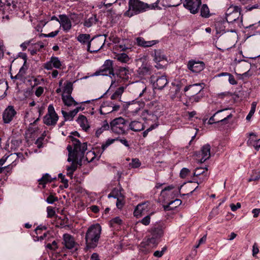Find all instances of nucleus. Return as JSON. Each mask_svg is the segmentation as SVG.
I'll return each instance as SVG.
<instances>
[{"instance_id": "f257e3e1", "label": "nucleus", "mask_w": 260, "mask_h": 260, "mask_svg": "<svg viewBox=\"0 0 260 260\" xmlns=\"http://www.w3.org/2000/svg\"><path fill=\"white\" fill-rule=\"evenodd\" d=\"M72 141L74 147L73 150L72 146L70 145H69L67 148L69 152L68 161H70L72 160H75L78 159L79 158H81L84 155L87 149L86 143H81L79 140L76 138H73Z\"/></svg>"}, {"instance_id": "f03ea898", "label": "nucleus", "mask_w": 260, "mask_h": 260, "mask_svg": "<svg viewBox=\"0 0 260 260\" xmlns=\"http://www.w3.org/2000/svg\"><path fill=\"white\" fill-rule=\"evenodd\" d=\"M102 231L99 224L91 225L88 229L85 236L87 248H94L98 245Z\"/></svg>"}, {"instance_id": "7ed1b4c3", "label": "nucleus", "mask_w": 260, "mask_h": 260, "mask_svg": "<svg viewBox=\"0 0 260 260\" xmlns=\"http://www.w3.org/2000/svg\"><path fill=\"white\" fill-rule=\"evenodd\" d=\"M159 1V0H157L155 3L148 5L139 0H129V9L133 11L132 15H137L149 10H159L161 9L160 7L158 6Z\"/></svg>"}, {"instance_id": "20e7f679", "label": "nucleus", "mask_w": 260, "mask_h": 260, "mask_svg": "<svg viewBox=\"0 0 260 260\" xmlns=\"http://www.w3.org/2000/svg\"><path fill=\"white\" fill-rule=\"evenodd\" d=\"M109 126L111 131L117 134H124L127 130L126 120L121 117L114 119Z\"/></svg>"}, {"instance_id": "39448f33", "label": "nucleus", "mask_w": 260, "mask_h": 260, "mask_svg": "<svg viewBox=\"0 0 260 260\" xmlns=\"http://www.w3.org/2000/svg\"><path fill=\"white\" fill-rule=\"evenodd\" d=\"M59 119L58 114L55 111L52 104H50L47 108V112L43 118V123L47 126H55Z\"/></svg>"}, {"instance_id": "423d86ee", "label": "nucleus", "mask_w": 260, "mask_h": 260, "mask_svg": "<svg viewBox=\"0 0 260 260\" xmlns=\"http://www.w3.org/2000/svg\"><path fill=\"white\" fill-rule=\"evenodd\" d=\"M243 17H237L233 20L229 21L227 18L228 17H220L222 20H219L216 22L215 25L221 27L222 24L223 25L225 23L231 24L235 27H244L246 28H250L254 25V24H250L249 25H245L243 23Z\"/></svg>"}, {"instance_id": "0eeeda50", "label": "nucleus", "mask_w": 260, "mask_h": 260, "mask_svg": "<svg viewBox=\"0 0 260 260\" xmlns=\"http://www.w3.org/2000/svg\"><path fill=\"white\" fill-rule=\"evenodd\" d=\"M114 75L113 61L110 59L105 60L103 65L94 73L95 76H109Z\"/></svg>"}, {"instance_id": "6e6552de", "label": "nucleus", "mask_w": 260, "mask_h": 260, "mask_svg": "<svg viewBox=\"0 0 260 260\" xmlns=\"http://www.w3.org/2000/svg\"><path fill=\"white\" fill-rule=\"evenodd\" d=\"M150 81L154 88L159 90L163 89L168 83L166 76L158 74L152 75Z\"/></svg>"}, {"instance_id": "1a4fd4ad", "label": "nucleus", "mask_w": 260, "mask_h": 260, "mask_svg": "<svg viewBox=\"0 0 260 260\" xmlns=\"http://www.w3.org/2000/svg\"><path fill=\"white\" fill-rule=\"evenodd\" d=\"M144 103L136 100L126 102L124 105V109L127 113L133 115H136L143 107Z\"/></svg>"}, {"instance_id": "9d476101", "label": "nucleus", "mask_w": 260, "mask_h": 260, "mask_svg": "<svg viewBox=\"0 0 260 260\" xmlns=\"http://www.w3.org/2000/svg\"><path fill=\"white\" fill-rule=\"evenodd\" d=\"M201 5V0H185L183 3L184 7L192 14H197Z\"/></svg>"}, {"instance_id": "9b49d317", "label": "nucleus", "mask_w": 260, "mask_h": 260, "mask_svg": "<svg viewBox=\"0 0 260 260\" xmlns=\"http://www.w3.org/2000/svg\"><path fill=\"white\" fill-rule=\"evenodd\" d=\"M187 66L188 69L192 72L199 73L204 69L205 63L202 61L191 59L188 61Z\"/></svg>"}, {"instance_id": "f8f14e48", "label": "nucleus", "mask_w": 260, "mask_h": 260, "mask_svg": "<svg viewBox=\"0 0 260 260\" xmlns=\"http://www.w3.org/2000/svg\"><path fill=\"white\" fill-rule=\"evenodd\" d=\"M61 62L57 57L52 56L49 61L43 64V67L47 70H51L53 68L59 69L61 68Z\"/></svg>"}, {"instance_id": "ddd939ff", "label": "nucleus", "mask_w": 260, "mask_h": 260, "mask_svg": "<svg viewBox=\"0 0 260 260\" xmlns=\"http://www.w3.org/2000/svg\"><path fill=\"white\" fill-rule=\"evenodd\" d=\"M119 108L120 106L118 105H114L111 102H105L101 106L100 112L101 114L106 115L113 111H117Z\"/></svg>"}, {"instance_id": "4468645a", "label": "nucleus", "mask_w": 260, "mask_h": 260, "mask_svg": "<svg viewBox=\"0 0 260 260\" xmlns=\"http://www.w3.org/2000/svg\"><path fill=\"white\" fill-rule=\"evenodd\" d=\"M16 114V111L13 106H8L4 111L3 119L5 123H9Z\"/></svg>"}, {"instance_id": "2eb2a0df", "label": "nucleus", "mask_w": 260, "mask_h": 260, "mask_svg": "<svg viewBox=\"0 0 260 260\" xmlns=\"http://www.w3.org/2000/svg\"><path fill=\"white\" fill-rule=\"evenodd\" d=\"M203 85L204 84L203 83L190 85L186 86L184 89V91L185 92L188 91L187 94L189 96L194 95L199 93L203 89Z\"/></svg>"}, {"instance_id": "dca6fc26", "label": "nucleus", "mask_w": 260, "mask_h": 260, "mask_svg": "<svg viewBox=\"0 0 260 260\" xmlns=\"http://www.w3.org/2000/svg\"><path fill=\"white\" fill-rule=\"evenodd\" d=\"M149 210L148 203L145 202L138 204L135 209L134 215L137 218H139L144 215Z\"/></svg>"}, {"instance_id": "f3484780", "label": "nucleus", "mask_w": 260, "mask_h": 260, "mask_svg": "<svg viewBox=\"0 0 260 260\" xmlns=\"http://www.w3.org/2000/svg\"><path fill=\"white\" fill-rule=\"evenodd\" d=\"M207 168H197L195 169L193 176L199 178L200 183L207 180L208 177Z\"/></svg>"}, {"instance_id": "a211bd4d", "label": "nucleus", "mask_w": 260, "mask_h": 260, "mask_svg": "<svg viewBox=\"0 0 260 260\" xmlns=\"http://www.w3.org/2000/svg\"><path fill=\"white\" fill-rule=\"evenodd\" d=\"M54 19L59 22L60 26L64 31H68L71 28L72 24L69 17H51V20Z\"/></svg>"}, {"instance_id": "6ab92c4d", "label": "nucleus", "mask_w": 260, "mask_h": 260, "mask_svg": "<svg viewBox=\"0 0 260 260\" xmlns=\"http://www.w3.org/2000/svg\"><path fill=\"white\" fill-rule=\"evenodd\" d=\"M152 56L154 58V61L157 63V65H156L155 67L158 69L162 68V65L158 63V62L167 60L166 57L164 54L163 52L159 49L155 50Z\"/></svg>"}, {"instance_id": "aec40b11", "label": "nucleus", "mask_w": 260, "mask_h": 260, "mask_svg": "<svg viewBox=\"0 0 260 260\" xmlns=\"http://www.w3.org/2000/svg\"><path fill=\"white\" fill-rule=\"evenodd\" d=\"M210 150L211 147L209 144H206L202 147L201 153L199 154L201 158L199 159L201 163L205 162L210 157Z\"/></svg>"}, {"instance_id": "412c9836", "label": "nucleus", "mask_w": 260, "mask_h": 260, "mask_svg": "<svg viewBox=\"0 0 260 260\" xmlns=\"http://www.w3.org/2000/svg\"><path fill=\"white\" fill-rule=\"evenodd\" d=\"M151 66L147 62H143L137 70L138 74L141 77L149 75L151 73Z\"/></svg>"}, {"instance_id": "4be33fe9", "label": "nucleus", "mask_w": 260, "mask_h": 260, "mask_svg": "<svg viewBox=\"0 0 260 260\" xmlns=\"http://www.w3.org/2000/svg\"><path fill=\"white\" fill-rule=\"evenodd\" d=\"M63 244L65 247L69 249H72L75 247V242L73 236L68 234H64L63 235Z\"/></svg>"}, {"instance_id": "5701e85b", "label": "nucleus", "mask_w": 260, "mask_h": 260, "mask_svg": "<svg viewBox=\"0 0 260 260\" xmlns=\"http://www.w3.org/2000/svg\"><path fill=\"white\" fill-rule=\"evenodd\" d=\"M159 107L160 106L159 105L158 102L156 101H152L147 104L146 108L143 111H145V113H148V112H149L150 113H158L159 110H160Z\"/></svg>"}, {"instance_id": "b1692460", "label": "nucleus", "mask_w": 260, "mask_h": 260, "mask_svg": "<svg viewBox=\"0 0 260 260\" xmlns=\"http://www.w3.org/2000/svg\"><path fill=\"white\" fill-rule=\"evenodd\" d=\"M137 44L140 47L146 48L153 46L158 43L157 40H152L146 41L142 37H138L136 39Z\"/></svg>"}, {"instance_id": "393cba45", "label": "nucleus", "mask_w": 260, "mask_h": 260, "mask_svg": "<svg viewBox=\"0 0 260 260\" xmlns=\"http://www.w3.org/2000/svg\"><path fill=\"white\" fill-rule=\"evenodd\" d=\"M78 41L83 45H87L88 50H89L90 42L92 40L89 34H80L76 38Z\"/></svg>"}, {"instance_id": "a878e982", "label": "nucleus", "mask_w": 260, "mask_h": 260, "mask_svg": "<svg viewBox=\"0 0 260 260\" xmlns=\"http://www.w3.org/2000/svg\"><path fill=\"white\" fill-rule=\"evenodd\" d=\"M164 225L159 224L156 226L152 228L149 232L151 236H155L159 239L164 235Z\"/></svg>"}, {"instance_id": "bb28decb", "label": "nucleus", "mask_w": 260, "mask_h": 260, "mask_svg": "<svg viewBox=\"0 0 260 260\" xmlns=\"http://www.w3.org/2000/svg\"><path fill=\"white\" fill-rule=\"evenodd\" d=\"M76 121L82 129L85 132H87L90 128V125L87 119L83 115H79L76 120Z\"/></svg>"}, {"instance_id": "cd10ccee", "label": "nucleus", "mask_w": 260, "mask_h": 260, "mask_svg": "<svg viewBox=\"0 0 260 260\" xmlns=\"http://www.w3.org/2000/svg\"><path fill=\"white\" fill-rule=\"evenodd\" d=\"M157 113H145V111H143L141 114V116L142 118L145 121H152L154 122V123H156L158 124V117L157 116Z\"/></svg>"}, {"instance_id": "c85d7f7f", "label": "nucleus", "mask_w": 260, "mask_h": 260, "mask_svg": "<svg viewBox=\"0 0 260 260\" xmlns=\"http://www.w3.org/2000/svg\"><path fill=\"white\" fill-rule=\"evenodd\" d=\"M61 99L64 105L67 107L75 106L78 104L71 95L61 94Z\"/></svg>"}, {"instance_id": "c756f323", "label": "nucleus", "mask_w": 260, "mask_h": 260, "mask_svg": "<svg viewBox=\"0 0 260 260\" xmlns=\"http://www.w3.org/2000/svg\"><path fill=\"white\" fill-rule=\"evenodd\" d=\"M140 85H141L143 88L142 92L140 93L139 96L141 97L144 96V99L145 100H150L152 99L153 95L152 94L151 95V92L150 89H148L146 86H145L142 83H140Z\"/></svg>"}, {"instance_id": "7c9ffc66", "label": "nucleus", "mask_w": 260, "mask_h": 260, "mask_svg": "<svg viewBox=\"0 0 260 260\" xmlns=\"http://www.w3.org/2000/svg\"><path fill=\"white\" fill-rule=\"evenodd\" d=\"M129 128L133 131L138 132L144 129L143 124L138 121H132L129 124Z\"/></svg>"}, {"instance_id": "2f4dec72", "label": "nucleus", "mask_w": 260, "mask_h": 260, "mask_svg": "<svg viewBox=\"0 0 260 260\" xmlns=\"http://www.w3.org/2000/svg\"><path fill=\"white\" fill-rule=\"evenodd\" d=\"M182 203V201L180 199H176L173 201L170 202L168 205L165 206V210H173L177 207L179 206Z\"/></svg>"}, {"instance_id": "473e14b6", "label": "nucleus", "mask_w": 260, "mask_h": 260, "mask_svg": "<svg viewBox=\"0 0 260 260\" xmlns=\"http://www.w3.org/2000/svg\"><path fill=\"white\" fill-rule=\"evenodd\" d=\"M223 110H218L212 116H211L209 120L208 123L210 124H212L214 123H218L219 122H224L226 121L228 119L231 118L232 117V114H230L228 115L226 117L221 119L220 120L219 119H215L214 118L215 116L218 113L222 112Z\"/></svg>"}, {"instance_id": "72a5a7b5", "label": "nucleus", "mask_w": 260, "mask_h": 260, "mask_svg": "<svg viewBox=\"0 0 260 260\" xmlns=\"http://www.w3.org/2000/svg\"><path fill=\"white\" fill-rule=\"evenodd\" d=\"M50 175L48 173H46L43 175L41 178L38 180L39 185H42L43 187H45V185L49 182H51L53 180Z\"/></svg>"}, {"instance_id": "f704fd0d", "label": "nucleus", "mask_w": 260, "mask_h": 260, "mask_svg": "<svg viewBox=\"0 0 260 260\" xmlns=\"http://www.w3.org/2000/svg\"><path fill=\"white\" fill-rule=\"evenodd\" d=\"M232 14H234L235 15H241V8L236 6H231L229 9L227 10L226 15H230Z\"/></svg>"}, {"instance_id": "c9c22d12", "label": "nucleus", "mask_w": 260, "mask_h": 260, "mask_svg": "<svg viewBox=\"0 0 260 260\" xmlns=\"http://www.w3.org/2000/svg\"><path fill=\"white\" fill-rule=\"evenodd\" d=\"M61 114L64 118V121H72L73 120L74 117L77 115L76 112L73 110L69 112L62 110Z\"/></svg>"}, {"instance_id": "e433bc0d", "label": "nucleus", "mask_w": 260, "mask_h": 260, "mask_svg": "<svg viewBox=\"0 0 260 260\" xmlns=\"http://www.w3.org/2000/svg\"><path fill=\"white\" fill-rule=\"evenodd\" d=\"M158 239L155 236H151V235L147 237L146 241L144 243H145L146 245L156 247L158 244Z\"/></svg>"}, {"instance_id": "4c0bfd02", "label": "nucleus", "mask_w": 260, "mask_h": 260, "mask_svg": "<svg viewBox=\"0 0 260 260\" xmlns=\"http://www.w3.org/2000/svg\"><path fill=\"white\" fill-rule=\"evenodd\" d=\"M73 90V83L71 82L68 81L64 84L62 94L71 95Z\"/></svg>"}, {"instance_id": "58836bf2", "label": "nucleus", "mask_w": 260, "mask_h": 260, "mask_svg": "<svg viewBox=\"0 0 260 260\" xmlns=\"http://www.w3.org/2000/svg\"><path fill=\"white\" fill-rule=\"evenodd\" d=\"M110 129V126L108 122L105 120L101 127L98 128L95 132V135L97 137H99L101 134H102L104 131H107Z\"/></svg>"}, {"instance_id": "ea45409f", "label": "nucleus", "mask_w": 260, "mask_h": 260, "mask_svg": "<svg viewBox=\"0 0 260 260\" xmlns=\"http://www.w3.org/2000/svg\"><path fill=\"white\" fill-rule=\"evenodd\" d=\"M116 58L122 63H127L130 60L129 56L125 53L117 54L116 55Z\"/></svg>"}, {"instance_id": "a19ab883", "label": "nucleus", "mask_w": 260, "mask_h": 260, "mask_svg": "<svg viewBox=\"0 0 260 260\" xmlns=\"http://www.w3.org/2000/svg\"><path fill=\"white\" fill-rule=\"evenodd\" d=\"M97 21L98 19L96 17H86L84 21L82 23L85 27H89L93 24H95Z\"/></svg>"}, {"instance_id": "79ce46f5", "label": "nucleus", "mask_w": 260, "mask_h": 260, "mask_svg": "<svg viewBox=\"0 0 260 260\" xmlns=\"http://www.w3.org/2000/svg\"><path fill=\"white\" fill-rule=\"evenodd\" d=\"M27 67L24 64L20 68L18 74L14 77L15 79H22L26 74Z\"/></svg>"}, {"instance_id": "37998d69", "label": "nucleus", "mask_w": 260, "mask_h": 260, "mask_svg": "<svg viewBox=\"0 0 260 260\" xmlns=\"http://www.w3.org/2000/svg\"><path fill=\"white\" fill-rule=\"evenodd\" d=\"M124 88L123 87H120L117 88L116 91L111 95V99L112 100L120 99L122 94L123 93Z\"/></svg>"}, {"instance_id": "c03bdc74", "label": "nucleus", "mask_w": 260, "mask_h": 260, "mask_svg": "<svg viewBox=\"0 0 260 260\" xmlns=\"http://www.w3.org/2000/svg\"><path fill=\"white\" fill-rule=\"evenodd\" d=\"M249 139L247 141V144L249 146H253L257 140V135L254 133H250L248 134Z\"/></svg>"}, {"instance_id": "a18cd8bd", "label": "nucleus", "mask_w": 260, "mask_h": 260, "mask_svg": "<svg viewBox=\"0 0 260 260\" xmlns=\"http://www.w3.org/2000/svg\"><path fill=\"white\" fill-rule=\"evenodd\" d=\"M257 102H253L251 104V109L248 113V114L246 116V120H248V121H250L251 117H252V116L253 115L255 111V109H256V105H257Z\"/></svg>"}, {"instance_id": "49530a36", "label": "nucleus", "mask_w": 260, "mask_h": 260, "mask_svg": "<svg viewBox=\"0 0 260 260\" xmlns=\"http://www.w3.org/2000/svg\"><path fill=\"white\" fill-rule=\"evenodd\" d=\"M123 196L120 192H119V196L117 197V198H116L117 199L116 205L118 209H122L124 205V202L123 201Z\"/></svg>"}, {"instance_id": "de8ad7c7", "label": "nucleus", "mask_w": 260, "mask_h": 260, "mask_svg": "<svg viewBox=\"0 0 260 260\" xmlns=\"http://www.w3.org/2000/svg\"><path fill=\"white\" fill-rule=\"evenodd\" d=\"M128 165L129 167L131 168H138L141 166V162L138 158H135L132 159L131 162H130Z\"/></svg>"}, {"instance_id": "09e8293b", "label": "nucleus", "mask_w": 260, "mask_h": 260, "mask_svg": "<svg viewBox=\"0 0 260 260\" xmlns=\"http://www.w3.org/2000/svg\"><path fill=\"white\" fill-rule=\"evenodd\" d=\"M122 220L119 217H116L109 221V225L111 227H115L116 225H119L122 224Z\"/></svg>"}, {"instance_id": "8fccbe9b", "label": "nucleus", "mask_w": 260, "mask_h": 260, "mask_svg": "<svg viewBox=\"0 0 260 260\" xmlns=\"http://www.w3.org/2000/svg\"><path fill=\"white\" fill-rule=\"evenodd\" d=\"M153 213V212L150 213L149 214L143 217L141 220L139 221V222L145 226L148 225L150 223L151 216L152 215Z\"/></svg>"}, {"instance_id": "3c124183", "label": "nucleus", "mask_w": 260, "mask_h": 260, "mask_svg": "<svg viewBox=\"0 0 260 260\" xmlns=\"http://www.w3.org/2000/svg\"><path fill=\"white\" fill-rule=\"evenodd\" d=\"M209 12V9L207 5L203 4L201 9V16H208Z\"/></svg>"}, {"instance_id": "603ef678", "label": "nucleus", "mask_w": 260, "mask_h": 260, "mask_svg": "<svg viewBox=\"0 0 260 260\" xmlns=\"http://www.w3.org/2000/svg\"><path fill=\"white\" fill-rule=\"evenodd\" d=\"M117 139H108L105 143L102 145V151L103 152L109 146L113 143Z\"/></svg>"}, {"instance_id": "864d4df0", "label": "nucleus", "mask_w": 260, "mask_h": 260, "mask_svg": "<svg viewBox=\"0 0 260 260\" xmlns=\"http://www.w3.org/2000/svg\"><path fill=\"white\" fill-rule=\"evenodd\" d=\"M78 159H76L75 160H71L70 162H72V164L70 166L67 167V170L72 171V172H75L77 168V165L76 163V161Z\"/></svg>"}, {"instance_id": "5fc2aeb1", "label": "nucleus", "mask_w": 260, "mask_h": 260, "mask_svg": "<svg viewBox=\"0 0 260 260\" xmlns=\"http://www.w3.org/2000/svg\"><path fill=\"white\" fill-rule=\"evenodd\" d=\"M158 124L156 123L151 125L149 128H148L146 130H145V131L143 132V137H144V138L146 137L147 136V135L149 132H150L151 131L156 128L158 126Z\"/></svg>"}, {"instance_id": "6e6d98bb", "label": "nucleus", "mask_w": 260, "mask_h": 260, "mask_svg": "<svg viewBox=\"0 0 260 260\" xmlns=\"http://www.w3.org/2000/svg\"><path fill=\"white\" fill-rule=\"evenodd\" d=\"M47 217L51 218L53 217L55 214V211L53 208L51 206H48L47 208Z\"/></svg>"}, {"instance_id": "4d7b16f0", "label": "nucleus", "mask_w": 260, "mask_h": 260, "mask_svg": "<svg viewBox=\"0 0 260 260\" xmlns=\"http://www.w3.org/2000/svg\"><path fill=\"white\" fill-rule=\"evenodd\" d=\"M58 178L61 179V181L64 184V187L67 188L69 186L68 184V180L65 178V176L63 175L62 173H59L58 174Z\"/></svg>"}, {"instance_id": "13d9d810", "label": "nucleus", "mask_w": 260, "mask_h": 260, "mask_svg": "<svg viewBox=\"0 0 260 260\" xmlns=\"http://www.w3.org/2000/svg\"><path fill=\"white\" fill-rule=\"evenodd\" d=\"M169 4L168 7H176L181 4L182 0H168Z\"/></svg>"}, {"instance_id": "bf43d9fd", "label": "nucleus", "mask_w": 260, "mask_h": 260, "mask_svg": "<svg viewBox=\"0 0 260 260\" xmlns=\"http://www.w3.org/2000/svg\"><path fill=\"white\" fill-rule=\"evenodd\" d=\"M166 250H167V247H164L162 248L161 251H159V250L155 251L153 253V255L157 257H160L163 255V254H164Z\"/></svg>"}, {"instance_id": "052dcab7", "label": "nucleus", "mask_w": 260, "mask_h": 260, "mask_svg": "<svg viewBox=\"0 0 260 260\" xmlns=\"http://www.w3.org/2000/svg\"><path fill=\"white\" fill-rule=\"evenodd\" d=\"M190 171L186 168H183L181 169L180 172V176L181 178H185L189 174Z\"/></svg>"}, {"instance_id": "680f3d73", "label": "nucleus", "mask_w": 260, "mask_h": 260, "mask_svg": "<svg viewBox=\"0 0 260 260\" xmlns=\"http://www.w3.org/2000/svg\"><path fill=\"white\" fill-rule=\"evenodd\" d=\"M46 247L50 250H55L57 248V243L55 241H53L52 243L47 244Z\"/></svg>"}, {"instance_id": "e2e57ef3", "label": "nucleus", "mask_w": 260, "mask_h": 260, "mask_svg": "<svg viewBox=\"0 0 260 260\" xmlns=\"http://www.w3.org/2000/svg\"><path fill=\"white\" fill-rule=\"evenodd\" d=\"M119 194L118 189H114L112 192L108 195V198H114L116 199Z\"/></svg>"}, {"instance_id": "0e129e2a", "label": "nucleus", "mask_w": 260, "mask_h": 260, "mask_svg": "<svg viewBox=\"0 0 260 260\" xmlns=\"http://www.w3.org/2000/svg\"><path fill=\"white\" fill-rule=\"evenodd\" d=\"M58 200L57 197H55L53 195L50 194L46 199V202L50 204H53L54 202Z\"/></svg>"}, {"instance_id": "69168bd1", "label": "nucleus", "mask_w": 260, "mask_h": 260, "mask_svg": "<svg viewBox=\"0 0 260 260\" xmlns=\"http://www.w3.org/2000/svg\"><path fill=\"white\" fill-rule=\"evenodd\" d=\"M117 139L116 141H119L121 144H122L123 145H124L127 148H129L130 147V145L128 142V141L125 138L122 139H119L116 138Z\"/></svg>"}, {"instance_id": "338daca9", "label": "nucleus", "mask_w": 260, "mask_h": 260, "mask_svg": "<svg viewBox=\"0 0 260 260\" xmlns=\"http://www.w3.org/2000/svg\"><path fill=\"white\" fill-rule=\"evenodd\" d=\"M44 89L43 87L39 86L36 88L35 91V95L37 97H40L44 92Z\"/></svg>"}, {"instance_id": "774afa93", "label": "nucleus", "mask_w": 260, "mask_h": 260, "mask_svg": "<svg viewBox=\"0 0 260 260\" xmlns=\"http://www.w3.org/2000/svg\"><path fill=\"white\" fill-rule=\"evenodd\" d=\"M259 252V248L256 243H254L252 246V255L255 256Z\"/></svg>"}]
</instances>
